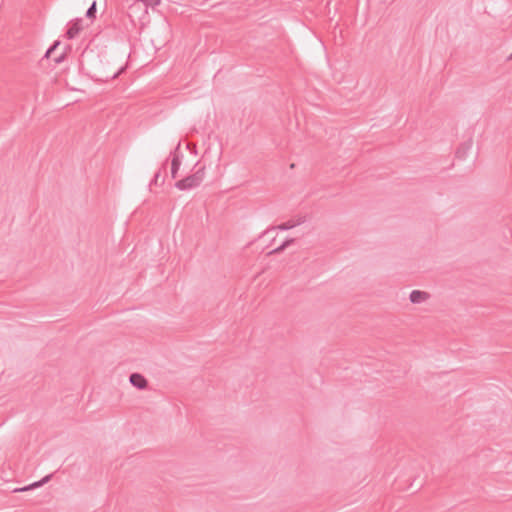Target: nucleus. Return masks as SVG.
I'll list each match as a JSON object with an SVG mask.
<instances>
[{
	"mask_svg": "<svg viewBox=\"0 0 512 512\" xmlns=\"http://www.w3.org/2000/svg\"><path fill=\"white\" fill-rule=\"evenodd\" d=\"M508 59H509V60H511V59H512V53H511V55L508 57Z\"/></svg>",
	"mask_w": 512,
	"mask_h": 512,
	"instance_id": "obj_18",
	"label": "nucleus"
},
{
	"mask_svg": "<svg viewBox=\"0 0 512 512\" xmlns=\"http://www.w3.org/2000/svg\"><path fill=\"white\" fill-rule=\"evenodd\" d=\"M180 146L181 143L178 142L177 146L175 147L174 151L170 153L172 159H171V176L172 178H176L178 171L181 166V155H180Z\"/></svg>",
	"mask_w": 512,
	"mask_h": 512,
	"instance_id": "obj_1",
	"label": "nucleus"
},
{
	"mask_svg": "<svg viewBox=\"0 0 512 512\" xmlns=\"http://www.w3.org/2000/svg\"><path fill=\"white\" fill-rule=\"evenodd\" d=\"M122 70H123V68L119 69L117 72H115L113 74V76L111 78L114 79V78L118 77V75L122 72Z\"/></svg>",
	"mask_w": 512,
	"mask_h": 512,
	"instance_id": "obj_16",
	"label": "nucleus"
},
{
	"mask_svg": "<svg viewBox=\"0 0 512 512\" xmlns=\"http://www.w3.org/2000/svg\"><path fill=\"white\" fill-rule=\"evenodd\" d=\"M83 28V19H74L69 23L65 35L68 39H74L83 30Z\"/></svg>",
	"mask_w": 512,
	"mask_h": 512,
	"instance_id": "obj_2",
	"label": "nucleus"
},
{
	"mask_svg": "<svg viewBox=\"0 0 512 512\" xmlns=\"http://www.w3.org/2000/svg\"><path fill=\"white\" fill-rule=\"evenodd\" d=\"M295 242V239L294 238H289V239H286L280 246H278L277 248L271 250L270 252H268L267 255H274V254H280L282 253L287 247H289L290 245H292L293 243Z\"/></svg>",
	"mask_w": 512,
	"mask_h": 512,
	"instance_id": "obj_9",
	"label": "nucleus"
},
{
	"mask_svg": "<svg viewBox=\"0 0 512 512\" xmlns=\"http://www.w3.org/2000/svg\"><path fill=\"white\" fill-rule=\"evenodd\" d=\"M160 3V0H136L132 5H131V9H145L147 10L148 7H155L157 5H159Z\"/></svg>",
	"mask_w": 512,
	"mask_h": 512,
	"instance_id": "obj_8",
	"label": "nucleus"
},
{
	"mask_svg": "<svg viewBox=\"0 0 512 512\" xmlns=\"http://www.w3.org/2000/svg\"><path fill=\"white\" fill-rule=\"evenodd\" d=\"M60 45V41L59 40H56L49 48L48 50L46 51L44 57L41 59V62L44 60V59H49L52 55V53L54 52V50Z\"/></svg>",
	"mask_w": 512,
	"mask_h": 512,
	"instance_id": "obj_12",
	"label": "nucleus"
},
{
	"mask_svg": "<svg viewBox=\"0 0 512 512\" xmlns=\"http://www.w3.org/2000/svg\"><path fill=\"white\" fill-rule=\"evenodd\" d=\"M130 383L139 390L148 388V380L140 373L134 372L129 376Z\"/></svg>",
	"mask_w": 512,
	"mask_h": 512,
	"instance_id": "obj_3",
	"label": "nucleus"
},
{
	"mask_svg": "<svg viewBox=\"0 0 512 512\" xmlns=\"http://www.w3.org/2000/svg\"><path fill=\"white\" fill-rule=\"evenodd\" d=\"M96 12H97L96 1H93L86 12V17L90 20H93L96 17Z\"/></svg>",
	"mask_w": 512,
	"mask_h": 512,
	"instance_id": "obj_11",
	"label": "nucleus"
},
{
	"mask_svg": "<svg viewBox=\"0 0 512 512\" xmlns=\"http://www.w3.org/2000/svg\"><path fill=\"white\" fill-rule=\"evenodd\" d=\"M192 175L198 185H200L205 177V166L199 167Z\"/></svg>",
	"mask_w": 512,
	"mask_h": 512,
	"instance_id": "obj_10",
	"label": "nucleus"
},
{
	"mask_svg": "<svg viewBox=\"0 0 512 512\" xmlns=\"http://www.w3.org/2000/svg\"><path fill=\"white\" fill-rule=\"evenodd\" d=\"M167 165V160L163 163V167L165 168Z\"/></svg>",
	"mask_w": 512,
	"mask_h": 512,
	"instance_id": "obj_17",
	"label": "nucleus"
},
{
	"mask_svg": "<svg viewBox=\"0 0 512 512\" xmlns=\"http://www.w3.org/2000/svg\"><path fill=\"white\" fill-rule=\"evenodd\" d=\"M472 139L469 138L467 141L460 144V146L457 148L455 155L458 159H464L468 153V151L472 147Z\"/></svg>",
	"mask_w": 512,
	"mask_h": 512,
	"instance_id": "obj_7",
	"label": "nucleus"
},
{
	"mask_svg": "<svg viewBox=\"0 0 512 512\" xmlns=\"http://www.w3.org/2000/svg\"><path fill=\"white\" fill-rule=\"evenodd\" d=\"M430 298V294L421 290H413L409 295V300L413 304H420Z\"/></svg>",
	"mask_w": 512,
	"mask_h": 512,
	"instance_id": "obj_5",
	"label": "nucleus"
},
{
	"mask_svg": "<svg viewBox=\"0 0 512 512\" xmlns=\"http://www.w3.org/2000/svg\"><path fill=\"white\" fill-rule=\"evenodd\" d=\"M300 223H301V221L295 223L290 220V221L280 224L277 228L280 230H288V229L294 228L297 224H300Z\"/></svg>",
	"mask_w": 512,
	"mask_h": 512,
	"instance_id": "obj_13",
	"label": "nucleus"
},
{
	"mask_svg": "<svg viewBox=\"0 0 512 512\" xmlns=\"http://www.w3.org/2000/svg\"><path fill=\"white\" fill-rule=\"evenodd\" d=\"M65 59V53L60 54L59 56L54 58L55 64L61 63Z\"/></svg>",
	"mask_w": 512,
	"mask_h": 512,
	"instance_id": "obj_15",
	"label": "nucleus"
},
{
	"mask_svg": "<svg viewBox=\"0 0 512 512\" xmlns=\"http://www.w3.org/2000/svg\"><path fill=\"white\" fill-rule=\"evenodd\" d=\"M198 183L195 181L193 175H188L187 177L178 180L175 183V187L179 190H189L198 187Z\"/></svg>",
	"mask_w": 512,
	"mask_h": 512,
	"instance_id": "obj_4",
	"label": "nucleus"
},
{
	"mask_svg": "<svg viewBox=\"0 0 512 512\" xmlns=\"http://www.w3.org/2000/svg\"><path fill=\"white\" fill-rule=\"evenodd\" d=\"M52 476H53L52 474L46 475L39 481H36V482H34L30 485H27L25 487L15 489L14 492H25V491H29L31 489L43 486L44 484L48 483L51 480Z\"/></svg>",
	"mask_w": 512,
	"mask_h": 512,
	"instance_id": "obj_6",
	"label": "nucleus"
},
{
	"mask_svg": "<svg viewBox=\"0 0 512 512\" xmlns=\"http://www.w3.org/2000/svg\"><path fill=\"white\" fill-rule=\"evenodd\" d=\"M160 175H161V171L159 170L158 172L155 173L154 178L152 179L150 185H157Z\"/></svg>",
	"mask_w": 512,
	"mask_h": 512,
	"instance_id": "obj_14",
	"label": "nucleus"
}]
</instances>
